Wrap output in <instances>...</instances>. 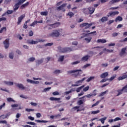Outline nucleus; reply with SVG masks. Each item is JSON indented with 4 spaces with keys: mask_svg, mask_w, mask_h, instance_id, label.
<instances>
[{
    "mask_svg": "<svg viewBox=\"0 0 127 127\" xmlns=\"http://www.w3.org/2000/svg\"><path fill=\"white\" fill-rule=\"evenodd\" d=\"M59 52L61 53H65L66 52H71L72 49L71 48H62L61 47H58Z\"/></svg>",
    "mask_w": 127,
    "mask_h": 127,
    "instance_id": "f257e3e1",
    "label": "nucleus"
},
{
    "mask_svg": "<svg viewBox=\"0 0 127 127\" xmlns=\"http://www.w3.org/2000/svg\"><path fill=\"white\" fill-rule=\"evenodd\" d=\"M117 92H118V94L117 95V96H119L122 94H123V92H124V93H127V84L123 87L121 90H117Z\"/></svg>",
    "mask_w": 127,
    "mask_h": 127,
    "instance_id": "f03ea898",
    "label": "nucleus"
},
{
    "mask_svg": "<svg viewBox=\"0 0 127 127\" xmlns=\"http://www.w3.org/2000/svg\"><path fill=\"white\" fill-rule=\"evenodd\" d=\"M67 6V3H63L61 6L57 7V10H62L63 12L66 11V9H65V7Z\"/></svg>",
    "mask_w": 127,
    "mask_h": 127,
    "instance_id": "7ed1b4c3",
    "label": "nucleus"
},
{
    "mask_svg": "<svg viewBox=\"0 0 127 127\" xmlns=\"http://www.w3.org/2000/svg\"><path fill=\"white\" fill-rule=\"evenodd\" d=\"M93 25V23H83L80 25V27H84V29H88Z\"/></svg>",
    "mask_w": 127,
    "mask_h": 127,
    "instance_id": "20e7f679",
    "label": "nucleus"
},
{
    "mask_svg": "<svg viewBox=\"0 0 127 127\" xmlns=\"http://www.w3.org/2000/svg\"><path fill=\"white\" fill-rule=\"evenodd\" d=\"M60 33L57 30H54L52 33L50 34V36L52 37H59Z\"/></svg>",
    "mask_w": 127,
    "mask_h": 127,
    "instance_id": "39448f33",
    "label": "nucleus"
},
{
    "mask_svg": "<svg viewBox=\"0 0 127 127\" xmlns=\"http://www.w3.org/2000/svg\"><path fill=\"white\" fill-rule=\"evenodd\" d=\"M120 13L119 11H112V12H109L108 13V14L107 15L108 17H110L111 16V17H113L115 16V15H118Z\"/></svg>",
    "mask_w": 127,
    "mask_h": 127,
    "instance_id": "423d86ee",
    "label": "nucleus"
},
{
    "mask_svg": "<svg viewBox=\"0 0 127 127\" xmlns=\"http://www.w3.org/2000/svg\"><path fill=\"white\" fill-rule=\"evenodd\" d=\"M79 72H81L82 70L81 69H76L73 70H69L67 71L68 74H73V73H76L77 75H79Z\"/></svg>",
    "mask_w": 127,
    "mask_h": 127,
    "instance_id": "0eeeda50",
    "label": "nucleus"
},
{
    "mask_svg": "<svg viewBox=\"0 0 127 127\" xmlns=\"http://www.w3.org/2000/svg\"><path fill=\"white\" fill-rule=\"evenodd\" d=\"M3 44L5 49H7L9 47V39H7L3 42Z\"/></svg>",
    "mask_w": 127,
    "mask_h": 127,
    "instance_id": "6e6552de",
    "label": "nucleus"
},
{
    "mask_svg": "<svg viewBox=\"0 0 127 127\" xmlns=\"http://www.w3.org/2000/svg\"><path fill=\"white\" fill-rule=\"evenodd\" d=\"M15 85L17 87V88H19L20 90H25V87L23 86V84L21 83H15Z\"/></svg>",
    "mask_w": 127,
    "mask_h": 127,
    "instance_id": "1a4fd4ad",
    "label": "nucleus"
},
{
    "mask_svg": "<svg viewBox=\"0 0 127 127\" xmlns=\"http://www.w3.org/2000/svg\"><path fill=\"white\" fill-rule=\"evenodd\" d=\"M126 51H127V48H124L122 49L120 53L121 57H123V56H124V55H125V54L127 53V52Z\"/></svg>",
    "mask_w": 127,
    "mask_h": 127,
    "instance_id": "9d476101",
    "label": "nucleus"
},
{
    "mask_svg": "<svg viewBox=\"0 0 127 127\" xmlns=\"http://www.w3.org/2000/svg\"><path fill=\"white\" fill-rule=\"evenodd\" d=\"M24 17H25V14L21 15L20 17H19L18 18L17 24H20V22L22 21V19H23Z\"/></svg>",
    "mask_w": 127,
    "mask_h": 127,
    "instance_id": "9b49d317",
    "label": "nucleus"
},
{
    "mask_svg": "<svg viewBox=\"0 0 127 127\" xmlns=\"http://www.w3.org/2000/svg\"><path fill=\"white\" fill-rule=\"evenodd\" d=\"M22 3H20V1L19 0V2L17 3H16L14 5V8L13 9L14 11H15L16 10H17V9H18V8H19V5H20V4H22Z\"/></svg>",
    "mask_w": 127,
    "mask_h": 127,
    "instance_id": "f8f14e48",
    "label": "nucleus"
},
{
    "mask_svg": "<svg viewBox=\"0 0 127 127\" xmlns=\"http://www.w3.org/2000/svg\"><path fill=\"white\" fill-rule=\"evenodd\" d=\"M97 94L96 93L93 94H92V93H90L89 94L87 95L86 96H83L81 98H80L79 99H84V98H85V97H86V98H91V97H95V96H96Z\"/></svg>",
    "mask_w": 127,
    "mask_h": 127,
    "instance_id": "ddd939ff",
    "label": "nucleus"
},
{
    "mask_svg": "<svg viewBox=\"0 0 127 127\" xmlns=\"http://www.w3.org/2000/svg\"><path fill=\"white\" fill-rule=\"evenodd\" d=\"M109 76V73L108 72H104L101 74L100 78L102 79H105L106 77H108Z\"/></svg>",
    "mask_w": 127,
    "mask_h": 127,
    "instance_id": "4468645a",
    "label": "nucleus"
},
{
    "mask_svg": "<svg viewBox=\"0 0 127 127\" xmlns=\"http://www.w3.org/2000/svg\"><path fill=\"white\" fill-rule=\"evenodd\" d=\"M88 9L89 10V14H93L95 11V8L93 7H90L88 8Z\"/></svg>",
    "mask_w": 127,
    "mask_h": 127,
    "instance_id": "2eb2a0df",
    "label": "nucleus"
},
{
    "mask_svg": "<svg viewBox=\"0 0 127 127\" xmlns=\"http://www.w3.org/2000/svg\"><path fill=\"white\" fill-rule=\"evenodd\" d=\"M89 58H90V56H89L88 55H86L85 56L81 58V61H84V62H86V61H88Z\"/></svg>",
    "mask_w": 127,
    "mask_h": 127,
    "instance_id": "dca6fc26",
    "label": "nucleus"
},
{
    "mask_svg": "<svg viewBox=\"0 0 127 127\" xmlns=\"http://www.w3.org/2000/svg\"><path fill=\"white\" fill-rule=\"evenodd\" d=\"M3 83L7 86H12L13 85V82L4 81Z\"/></svg>",
    "mask_w": 127,
    "mask_h": 127,
    "instance_id": "f3484780",
    "label": "nucleus"
},
{
    "mask_svg": "<svg viewBox=\"0 0 127 127\" xmlns=\"http://www.w3.org/2000/svg\"><path fill=\"white\" fill-rule=\"evenodd\" d=\"M49 25V26H52L53 28H56V27H58V26H59V23L51 24Z\"/></svg>",
    "mask_w": 127,
    "mask_h": 127,
    "instance_id": "a211bd4d",
    "label": "nucleus"
},
{
    "mask_svg": "<svg viewBox=\"0 0 127 127\" xmlns=\"http://www.w3.org/2000/svg\"><path fill=\"white\" fill-rule=\"evenodd\" d=\"M100 20L101 22H105L109 20V18L108 17H103Z\"/></svg>",
    "mask_w": 127,
    "mask_h": 127,
    "instance_id": "6ab92c4d",
    "label": "nucleus"
},
{
    "mask_svg": "<svg viewBox=\"0 0 127 127\" xmlns=\"http://www.w3.org/2000/svg\"><path fill=\"white\" fill-rule=\"evenodd\" d=\"M44 60V59H41L40 60H37L36 62V65H40V64H42V63H43V61Z\"/></svg>",
    "mask_w": 127,
    "mask_h": 127,
    "instance_id": "aec40b11",
    "label": "nucleus"
},
{
    "mask_svg": "<svg viewBox=\"0 0 127 127\" xmlns=\"http://www.w3.org/2000/svg\"><path fill=\"white\" fill-rule=\"evenodd\" d=\"M106 42H107V40L105 39L97 40V43H106Z\"/></svg>",
    "mask_w": 127,
    "mask_h": 127,
    "instance_id": "412c9836",
    "label": "nucleus"
},
{
    "mask_svg": "<svg viewBox=\"0 0 127 127\" xmlns=\"http://www.w3.org/2000/svg\"><path fill=\"white\" fill-rule=\"evenodd\" d=\"M123 20V17L121 16H118L115 19L116 22H118V21H122Z\"/></svg>",
    "mask_w": 127,
    "mask_h": 127,
    "instance_id": "4be33fe9",
    "label": "nucleus"
},
{
    "mask_svg": "<svg viewBox=\"0 0 127 127\" xmlns=\"http://www.w3.org/2000/svg\"><path fill=\"white\" fill-rule=\"evenodd\" d=\"M28 43H29V44H37V43H38V42L33 41V40H32L31 41L30 40L28 41Z\"/></svg>",
    "mask_w": 127,
    "mask_h": 127,
    "instance_id": "5701e85b",
    "label": "nucleus"
},
{
    "mask_svg": "<svg viewBox=\"0 0 127 127\" xmlns=\"http://www.w3.org/2000/svg\"><path fill=\"white\" fill-rule=\"evenodd\" d=\"M85 80H86V77H84L83 79H82L81 80L77 81L75 82V84H82V83H83V82H84V81H85Z\"/></svg>",
    "mask_w": 127,
    "mask_h": 127,
    "instance_id": "b1692460",
    "label": "nucleus"
},
{
    "mask_svg": "<svg viewBox=\"0 0 127 127\" xmlns=\"http://www.w3.org/2000/svg\"><path fill=\"white\" fill-rule=\"evenodd\" d=\"M50 100V101H60L61 99L60 98L51 97Z\"/></svg>",
    "mask_w": 127,
    "mask_h": 127,
    "instance_id": "393cba45",
    "label": "nucleus"
},
{
    "mask_svg": "<svg viewBox=\"0 0 127 127\" xmlns=\"http://www.w3.org/2000/svg\"><path fill=\"white\" fill-rule=\"evenodd\" d=\"M85 87V85H83L78 88H77L76 90V92L77 93H79V92H80V91H81V90H82V89H83V88Z\"/></svg>",
    "mask_w": 127,
    "mask_h": 127,
    "instance_id": "a878e982",
    "label": "nucleus"
},
{
    "mask_svg": "<svg viewBox=\"0 0 127 127\" xmlns=\"http://www.w3.org/2000/svg\"><path fill=\"white\" fill-rule=\"evenodd\" d=\"M28 4H29V2H27L26 3H25V4H22L21 6V8L22 9H23V8H24V7H26V6H27V5H28Z\"/></svg>",
    "mask_w": 127,
    "mask_h": 127,
    "instance_id": "bb28decb",
    "label": "nucleus"
},
{
    "mask_svg": "<svg viewBox=\"0 0 127 127\" xmlns=\"http://www.w3.org/2000/svg\"><path fill=\"white\" fill-rule=\"evenodd\" d=\"M119 1H121V0H112L110 1V4H113L116 3V2H119Z\"/></svg>",
    "mask_w": 127,
    "mask_h": 127,
    "instance_id": "cd10ccee",
    "label": "nucleus"
},
{
    "mask_svg": "<svg viewBox=\"0 0 127 127\" xmlns=\"http://www.w3.org/2000/svg\"><path fill=\"white\" fill-rule=\"evenodd\" d=\"M84 40L87 41V43H90V42H91V41L92 40V37L85 38Z\"/></svg>",
    "mask_w": 127,
    "mask_h": 127,
    "instance_id": "c85d7f7f",
    "label": "nucleus"
},
{
    "mask_svg": "<svg viewBox=\"0 0 127 127\" xmlns=\"http://www.w3.org/2000/svg\"><path fill=\"white\" fill-rule=\"evenodd\" d=\"M58 61L59 62H63L64 61V56H62L60 57Z\"/></svg>",
    "mask_w": 127,
    "mask_h": 127,
    "instance_id": "c756f323",
    "label": "nucleus"
},
{
    "mask_svg": "<svg viewBox=\"0 0 127 127\" xmlns=\"http://www.w3.org/2000/svg\"><path fill=\"white\" fill-rule=\"evenodd\" d=\"M7 101L9 103H10V102H13V103H15V100H13V99H12L11 98H7Z\"/></svg>",
    "mask_w": 127,
    "mask_h": 127,
    "instance_id": "7c9ffc66",
    "label": "nucleus"
},
{
    "mask_svg": "<svg viewBox=\"0 0 127 127\" xmlns=\"http://www.w3.org/2000/svg\"><path fill=\"white\" fill-rule=\"evenodd\" d=\"M85 100L84 99H82V100H80L79 101H78V104L79 105V106H81V105H83V104H84L83 102H85Z\"/></svg>",
    "mask_w": 127,
    "mask_h": 127,
    "instance_id": "2f4dec72",
    "label": "nucleus"
},
{
    "mask_svg": "<svg viewBox=\"0 0 127 127\" xmlns=\"http://www.w3.org/2000/svg\"><path fill=\"white\" fill-rule=\"evenodd\" d=\"M35 122H36L37 123H43L44 124H46V123L48 122V121L44 120H35Z\"/></svg>",
    "mask_w": 127,
    "mask_h": 127,
    "instance_id": "473e14b6",
    "label": "nucleus"
},
{
    "mask_svg": "<svg viewBox=\"0 0 127 127\" xmlns=\"http://www.w3.org/2000/svg\"><path fill=\"white\" fill-rule=\"evenodd\" d=\"M107 120V117L102 118L101 119H99V121L101 122L102 124H105V121Z\"/></svg>",
    "mask_w": 127,
    "mask_h": 127,
    "instance_id": "72a5a7b5",
    "label": "nucleus"
},
{
    "mask_svg": "<svg viewBox=\"0 0 127 127\" xmlns=\"http://www.w3.org/2000/svg\"><path fill=\"white\" fill-rule=\"evenodd\" d=\"M108 92V90H106L103 92L100 93V94L99 95V97H103V96H105L106 94H107V92Z\"/></svg>",
    "mask_w": 127,
    "mask_h": 127,
    "instance_id": "f704fd0d",
    "label": "nucleus"
},
{
    "mask_svg": "<svg viewBox=\"0 0 127 127\" xmlns=\"http://www.w3.org/2000/svg\"><path fill=\"white\" fill-rule=\"evenodd\" d=\"M61 73V70L59 69H56L54 71V74H55V75H57V74H60Z\"/></svg>",
    "mask_w": 127,
    "mask_h": 127,
    "instance_id": "c9c22d12",
    "label": "nucleus"
},
{
    "mask_svg": "<svg viewBox=\"0 0 127 127\" xmlns=\"http://www.w3.org/2000/svg\"><path fill=\"white\" fill-rule=\"evenodd\" d=\"M27 125H31V126H36V124L34 122H26Z\"/></svg>",
    "mask_w": 127,
    "mask_h": 127,
    "instance_id": "e433bc0d",
    "label": "nucleus"
},
{
    "mask_svg": "<svg viewBox=\"0 0 127 127\" xmlns=\"http://www.w3.org/2000/svg\"><path fill=\"white\" fill-rule=\"evenodd\" d=\"M50 90H51V87H48V88H45L44 89V90H43V92H48L49 91H50Z\"/></svg>",
    "mask_w": 127,
    "mask_h": 127,
    "instance_id": "4c0bfd02",
    "label": "nucleus"
},
{
    "mask_svg": "<svg viewBox=\"0 0 127 127\" xmlns=\"http://www.w3.org/2000/svg\"><path fill=\"white\" fill-rule=\"evenodd\" d=\"M74 13L72 12H69L67 14V15L70 16V18H71L72 16H74Z\"/></svg>",
    "mask_w": 127,
    "mask_h": 127,
    "instance_id": "58836bf2",
    "label": "nucleus"
},
{
    "mask_svg": "<svg viewBox=\"0 0 127 127\" xmlns=\"http://www.w3.org/2000/svg\"><path fill=\"white\" fill-rule=\"evenodd\" d=\"M41 15H48V12L47 11H44V12H41Z\"/></svg>",
    "mask_w": 127,
    "mask_h": 127,
    "instance_id": "ea45409f",
    "label": "nucleus"
},
{
    "mask_svg": "<svg viewBox=\"0 0 127 127\" xmlns=\"http://www.w3.org/2000/svg\"><path fill=\"white\" fill-rule=\"evenodd\" d=\"M100 104V101H98L95 104L92 105V108H94V107H96V106H98Z\"/></svg>",
    "mask_w": 127,
    "mask_h": 127,
    "instance_id": "a19ab883",
    "label": "nucleus"
},
{
    "mask_svg": "<svg viewBox=\"0 0 127 127\" xmlns=\"http://www.w3.org/2000/svg\"><path fill=\"white\" fill-rule=\"evenodd\" d=\"M89 88H90V86H87V87L83 88V92H87V91H88L89 90Z\"/></svg>",
    "mask_w": 127,
    "mask_h": 127,
    "instance_id": "79ce46f5",
    "label": "nucleus"
},
{
    "mask_svg": "<svg viewBox=\"0 0 127 127\" xmlns=\"http://www.w3.org/2000/svg\"><path fill=\"white\" fill-rule=\"evenodd\" d=\"M28 60L29 61V62H33V61L35 60V58H30Z\"/></svg>",
    "mask_w": 127,
    "mask_h": 127,
    "instance_id": "37998d69",
    "label": "nucleus"
},
{
    "mask_svg": "<svg viewBox=\"0 0 127 127\" xmlns=\"http://www.w3.org/2000/svg\"><path fill=\"white\" fill-rule=\"evenodd\" d=\"M93 79H95V77H94V76H91L90 77H89V78L86 80V82H90V81H92V80H93Z\"/></svg>",
    "mask_w": 127,
    "mask_h": 127,
    "instance_id": "c03bdc74",
    "label": "nucleus"
},
{
    "mask_svg": "<svg viewBox=\"0 0 127 127\" xmlns=\"http://www.w3.org/2000/svg\"><path fill=\"white\" fill-rule=\"evenodd\" d=\"M37 23H38V21H34L32 24H30V26H34V25L37 24Z\"/></svg>",
    "mask_w": 127,
    "mask_h": 127,
    "instance_id": "a18cd8bd",
    "label": "nucleus"
},
{
    "mask_svg": "<svg viewBox=\"0 0 127 127\" xmlns=\"http://www.w3.org/2000/svg\"><path fill=\"white\" fill-rule=\"evenodd\" d=\"M13 56H14L13 53H11L9 55V57L10 59H13Z\"/></svg>",
    "mask_w": 127,
    "mask_h": 127,
    "instance_id": "49530a36",
    "label": "nucleus"
},
{
    "mask_svg": "<svg viewBox=\"0 0 127 127\" xmlns=\"http://www.w3.org/2000/svg\"><path fill=\"white\" fill-rule=\"evenodd\" d=\"M96 31L92 32L88 34H84V35L85 36V37H87L88 36H89V34H94V33H96Z\"/></svg>",
    "mask_w": 127,
    "mask_h": 127,
    "instance_id": "de8ad7c7",
    "label": "nucleus"
},
{
    "mask_svg": "<svg viewBox=\"0 0 127 127\" xmlns=\"http://www.w3.org/2000/svg\"><path fill=\"white\" fill-rule=\"evenodd\" d=\"M4 30H5V31H6V27H3L1 28V29L0 30V33H2V31H3Z\"/></svg>",
    "mask_w": 127,
    "mask_h": 127,
    "instance_id": "09e8293b",
    "label": "nucleus"
},
{
    "mask_svg": "<svg viewBox=\"0 0 127 127\" xmlns=\"http://www.w3.org/2000/svg\"><path fill=\"white\" fill-rule=\"evenodd\" d=\"M10 1H11V0H5L4 1V4H8Z\"/></svg>",
    "mask_w": 127,
    "mask_h": 127,
    "instance_id": "8fccbe9b",
    "label": "nucleus"
},
{
    "mask_svg": "<svg viewBox=\"0 0 127 127\" xmlns=\"http://www.w3.org/2000/svg\"><path fill=\"white\" fill-rule=\"evenodd\" d=\"M99 113H100V110H97L95 111H92L91 114H93V115H96V114H99Z\"/></svg>",
    "mask_w": 127,
    "mask_h": 127,
    "instance_id": "3c124183",
    "label": "nucleus"
},
{
    "mask_svg": "<svg viewBox=\"0 0 127 127\" xmlns=\"http://www.w3.org/2000/svg\"><path fill=\"white\" fill-rule=\"evenodd\" d=\"M119 35V33L115 32L112 34V37H116Z\"/></svg>",
    "mask_w": 127,
    "mask_h": 127,
    "instance_id": "603ef678",
    "label": "nucleus"
},
{
    "mask_svg": "<svg viewBox=\"0 0 127 127\" xmlns=\"http://www.w3.org/2000/svg\"><path fill=\"white\" fill-rule=\"evenodd\" d=\"M79 63H80V61H77L76 62L72 63L71 65H76L77 64H79Z\"/></svg>",
    "mask_w": 127,
    "mask_h": 127,
    "instance_id": "864d4df0",
    "label": "nucleus"
},
{
    "mask_svg": "<svg viewBox=\"0 0 127 127\" xmlns=\"http://www.w3.org/2000/svg\"><path fill=\"white\" fill-rule=\"evenodd\" d=\"M113 22H115V20H110L108 22H107V24H108V25H110V24Z\"/></svg>",
    "mask_w": 127,
    "mask_h": 127,
    "instance_id": "5fc2aeb1",
    "label": "nucleus"
},
{
    "mask_svg": "<svg viewBox=\"0 0 127 127\" xmlns=\"http://www.w3.org/2000/svg\"><path fill=\"white\" fill-rule=\"evenodd\" d=\"M107 81H109V78L103 79L100 81V83H104V82H107Z\"/></svg>",
    "mask_w": 127,
    "mask_h": 127,
    "instance_id": "6e6d98bb",
    "label": "nucleus"
},
{
    "mask_svg": "<svg viewBox=\"0 0 127 127\" xmlns=\"http://www.w3.org/2000/svg\"><path fill=\"white\" fill-rule=\"evenodd\" d=\"M53 45V43H49L45 45V46L47 47V46H52Z\"/></svg>",
    "mask_w": 127,
    "mask_h": 127,
    "instance_id": "4d7b16f0",
    "label": "nucleus"
},
{
    "mask_svg": "<svg viewBox=\"0 0 127 127\" xmlns=\"http://www.w3.org/2000/svg\"><path fill=\"white\" fill-rule=\"evenodd\" d=\"M89 66H91V64H87L84 65L83 66V68H84V69H86V68H87V67H89Z\"/></svg>",
    "mask_w": 127,
    "mask_h": 127,
    "instance_id": "13d9d810",
    "label": "nucleus"
},
{
    "mask_svg": "<svg viewBox=\"0 0 127 127\" xmlns=\"http://www.w3.org/2000/svg\"><path fill=\"white\" fill-rule=\"evenodd\" d=\"M59 94V92L58 91L53 92V95H54V96H58Z\"/></svg>",
    "mask_w": 127,
    "mask_h": 127,
    "instance_id": "bf43d9fd",
    "label": "nucleus"
},
{
    "mask_svg": "<svg viewBox=\"0 0 127 127\" xmlns=\"http://www.w3.org/2000/svg\"><path fill=\"white\" fill-rule=\"evenodd\" d=\"M13 12V11L12 10H8L7 11V14H11Z\"/></svg>",
    "mask_w": 127,
    "mask_h": 127,
    "instance_id": "052dcab7",
    "label": "nucleus"
},
{
    "mask_svg": "<svg viewBox=\"0 0 127 127\" xmlns=\"http://www.w3.org/2000/svg\"><path fill=\"white\" fill-rule=\"evenodd\" d=\"M11 107L12 108H16V107H18V104H12L11 105Z\"/></svg>",
    "mask_w": 127,
    "mask_h": 127,
    "instance_id": "680f3d73",
    "label": "nucleus"
},
{
    "mask_svg": "<svg viewBox=\"0 0 127 127\" xmlns=\"http://www.w3.org/2000/svg\"><path fill=\"white\" fill-rule=\"evenodd\" d=\"M30 104L31 106H33L34 107H36V106H37V103H36L31 102Z\"/></svg>",
    "mask_w": 127,
    "mask_h": 127,
    "instance_id": "e2e57ef3",
    "label": "nucleus"
},
{
    "mask_svg": "<svg viewBox=\"0 0 127 127\" xmlns=\"http://www.w3.org/2000/svg\"><path fill=\"white\" fill-rule=\"evenodd\" d=\"M27 82H28V83H30L31 84H33L34 80H32L31 79H27Z\"/></svg>",
    "mask_w": 127,
    "mask_h": 127,
    "instance_id": "0e129e2a",
    "label": "nucleus"
},
{
    "mask_svg": "<svg viewBox=\"0 0 127 127\" xmlns=\"http://www.w3.org/2000/svg\"><path fill=\"white\" fill-rule=\"evenodd\" d=\"M0 124H7V122L6 121L4 120V121H0Z\"/></svg>",
    "mask_w": 127,
    "mask_h": 127,
    "instance_id": "69168bd1",
    "label": "nucleus"
},
{
    "mask_svg": "<svg viewBox=\"0 0 127 127\" xmlns=\"http://www.w3.org/2000/svg\"><path fill=\"white\" fill-rule=\"evenodd\" d=\"M116 78V75H114L113 76H112L109 79L110 81H113Z\"/></svg>",
    "mask_w": 127,
    "mask_h": 127,
    "instance_id": "338daca9",
    "label": "nucleus"
},
{
    "mask_svg": "<svg viewBox=\"0 0 127 127\" xmlns=\"http://www.w3.org/2000/svg\"><path fill=\"white\" fill-rule=\"evenodd\" d=\"M25 111L26 112H29L32 111H34V109H26Z\"/></svg>",
    "mask_w": 127,
    "mask_h": 127,
    "instance_id": "774afa93",
    "label": "nucleus"
}]
</instances>
